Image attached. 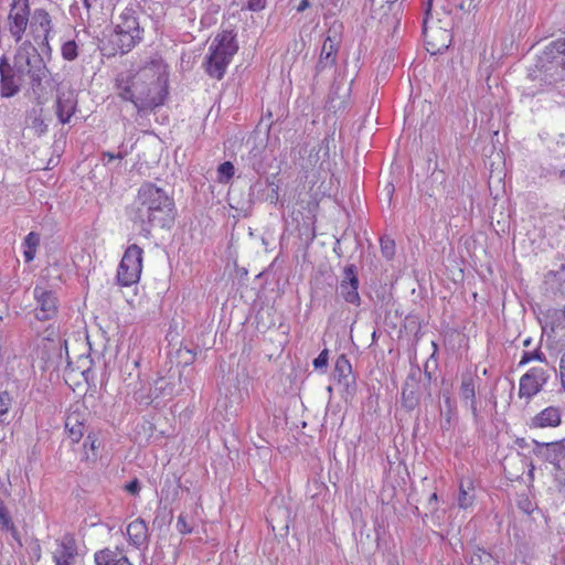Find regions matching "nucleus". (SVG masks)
I'll list each match as a JSON object with an SVG mask.
<instances>
[{
    "mask_svg": "<svg viewBox=\"0 0 565 565\" xmlns=\"http://www.w3.org/2000/svg\"><path fill=\"white\" fill-rule=\"evenodd\" d=\"M116 86L118 96L138 110L152 109L162 105L168 94L166 66L160 60H151L132 76L120 74Z\"/></svg>",
    "mask_w": 565,
    "mask_h": 565,
    "instance_id": "obj_1",
    "label": "nucleus"
},
{
    "mask_svg": "<svg viewBox=\"0 0 565 565\" xmlns=\"http://www.w3.org/2000/svg\"><path fill=\"white\" fill-rule=\"evenodd\" d=\"M132 221L139 224L146 235L152 227L170 228L175 218L174 201L153 183H143L135 201Z\"/></svg>",
    "mask_w": 565,
    "mask_h": 565,
    "instance_id": "obj_2",
    "label": "nucleus"
},
{
    "mask_svg": "<svg viewBox=\"0 0 565 565\" xmlns=\"http://www.w3.org/2000/svg\"><path fill=\"white\" fill-rule=\"evenodd\" d=\"M13 66L24 77L29 76L30 86L39 104L47 100L55 85L43 57L31 42H23L17 50Z\"/></svg>",
    "mask_w": 565,
    "mask_h": 565,
    "instance_id": "obj_3",
    "label": "nucleus"
},
{
    "mask_svg": "<svg viewBox=\"0 0 565 565\" xmlns=\"http://www.w3.org/2000/svg\"><path fill=\"white\" fill-rule=\"evenodd\" d=\"M565 72V39L551 42L537 56L533 67L529 70L532 81H541L551 85L561 79Z\"/></svg>",
    "mask_w": 565,
    "mask_h": 565,
    "instance_id": "obj_4",
    "label": "nucleus"
},
{
    "mask_svg": "<svg viewBox=\"0 0 565 565\" xmlns=\"http://www.w3.org/2000/svg\"><path fill=\"white\" fill-rule=\"evenodd\" d=\"M237 51L238 43L234 31H221L209 47V55L204 62L205 72L215 79H222Z\"/></svg>",
    "mask_w": 565,
    "mask_h": 565,
    "instance_id": "obj_5",
    "label": "nucleus"
},
{
    "mask_svg": "<svg viewBox=\"0 0 565 565\" xmlns=\"http://www.w3.org/2000/svg\"><path fill=\"white\" fill-rule=\"evenodd\" d=\"M143 250L136 244L128 246L117 269V281L120 286L129 287L137 284L142 270Z\"/></svg>",
    "mask_w": 565,
    "mask_h": 565,
    "instance_id": "obj_6",
    "label": "nucleus"
},
{
    "mask_svg": "<svg viewBox=\"0 0 565 565\" xmlns=\"http://www.w3.org/2000/svg\"><path fill=\"white\" fill-rule=\"evenodd\" d=\"M9 31L17 42H19L29 24L30 3L29 0H12L9 11Z\"/></svg>",
    "mask_w": 565,
    "mask_h": 565,
    "instance_id": "obj_7",
    "label": "nucleus"
},
{
    "mask_svg": "<svg viewBox=\"0 0 565 565\" xmlns=\"http://www.w3.org/2000/svg\"><path fill=\"white\" fill-rule=\"evenodd\" d=\"M33 297L36 302L34 312L38 320H50L56 315L58 301L53 290L36 284L33 289Z\"/></svg>",
    "mask_w": 565,
    "mask_h": 565,
    "instance_id": "obj_8",
    "label": "nucleus"
},
{
    "mask_svg": "<svg viewBox=\"0 0 565 565\" xmlns=\"http://www.w3.org/2000/svg\"><path fill=\"white\" fill-rule=\"evenodd\" d=\"M547 372L542 367H532L520 379L519 396L530 399L536 395L548 380Z\"/></svg>",
    "mask_w": 565,
    "mask_h": 565,
    "instance_id": "obj_9",
    "label": "nucleus"
},
{
    "mask_svg": "<svg viewBox=\"0 0 565 565\" xmlns=\"http://www.w3.org/2000/svg\"><path fill=\"white\" fill-rule=\"evenodd\" d=\"M0 95L10 98L19 93L24 76L7 58L0 61Z\"/></svg>",
    "mask_w": 565,
    "mask_h": 565,
    "instance_id": "obj_10",
    "label": "nucleus"
},
{
    "mask_svg": "<svg viewBox=\"0 0 565 565\" xmlns=\"http://www.w3.org/2000/svg\"><path fill=\"white\" fill-rule=\"evenodd\" d=\"M340 42L341 38L339 31L334 26L330 28L322 43L319 61L317 63V70L319 72L335 64Z\"/></svg>",
    "mask_w": 565,
    "mask_h": 565,
    "instance_id": "obj_11",
    "label": "nucleus"
},
{
    "mask_svg": "<svg viewBox=\"0 0 565 565\" xmlns=\"http://www.w3.org/2000/svg\"><path fill=\"white\" fill-rule=\"evenodd\" d=\"M536 454L554 467L553 475L559 481L558 472L562 470V463L565 461V444L563 440L537 444Z\"/></svg>",
    "mask_w": 565,
    "mask_h": 565,
    "instance_id": "obj_12",
    "label": "nucleus"
},
{
    "mask_svg": "<svg viewBox=\"0 0 565 565\" xmlns=\"http://www.w3.org/2000/svg\"><path fill=\"white\" fill-rule=\"evenodd\" d=\"M344 276L339 286L340 296L349 303L360 306L361 298L359 295V278L356 275V267L349 265L344 268Z\"/></svg>",
    "mask_w": 565,
    "mask_h": 565,
    "instance_id": "obj_13",
    "label": "nucleus"
},
{
    "mask_svg": "<svg viewBox=\"0 0 565 565\" xmlns=\"http://www.w3.org/2000/svg\"><path fill=\"white\" fill-rule=\"evenodd\" d=\"M77 556V544L75 539L66 534L55 541V550L52 557L55 565H74Z\"/></svg>",
    "mask_w": 565,
    "mask_h": 565,
    "instance_id": "obj_14",
    "label": "nucleus"
},
{
    "mask_svg": "<svg viewBox=\"0 0 565 565\" xmlns=\"http://www.w3.org/2000/svg\"><path fill=\"white\" fill-rule=\"evenodd\" d=\"M128 542L137 550H147L149 545L150 534L146 521L137 518L131 521L126 529Z\"/></svg>",
    "mask_w": 565,
    "mask_h": 565,
    "instance_id": "obj_15",
    "label": "nucleus"
},
{
    "mask_svg": "<svg viewBox=\"0 0 565 565\" xmlns=\"http://www.w3.org/2000/svg\"><path fill=\"white\" fill-rule=\"evenodd\" d=\"M77 108V95L74 90L58 92L55 102V113L62 124L70 122Z\"/></svg>",
    "mask_w": 565,
    "mask_h": 565,
    "instance_id": "obj_16",
    "label": "nucleus"
},
{
    "mask_svg": "<svg viewBox=\"0 0 565 565\" xmlns=\"http://www.w3.org/2000/svg\"><path fill=\"white\" fill-rule=\"evenodd\" d=\"M96 565H134L122 548L105 547L94 555Z\"/></svg>",
    "mask_w": 565,
    "mask_h": 565,
    "instance_id": "obj_17",
    "label": "nucleus"
},
{
    "mask_svg": "<svg viewBox=\"0 0 565 565\" xmlns=\"http://www.w3.org/2000/svg\"><path fill=\"white\" fill-rule=\"evenodd\" d=\"M561 422V409L556 406H548L532 418V426L539 428L557 427Z\"/></svg>",
    "mask_w": 565,
    "mask_h": 565,
    "instance_id": "obj_18",
    "label": "nucleus"
},
{
    "mask_svg": "<svg viewBox=\"0 0 565 565\" xmlns=\"http://www.w3.org/2000/svg\"><path fill=\"white\" fill-rule=\"evenodd\" d=\"M459 395L462 402L469 406L475 419L478 417L477 401H476V386L472 376L467 375L462 377Z\"/></svg>",
    "mask_w": 565,
    "mask_h": 565,
    "instance_id": "obj_19",
    "label": "nucleus"
},
{
    "mask_svg": "<svg viewBox=\"0 0 565 565\" xmlns=\"http://www.w3.org/2000/svg\"><path fill=\"white\" fill-rule=\"evenodd\" d=\"M116 30L121 31V33L130 32L131 34L138 32V34L141 35L142 30L140 29L139 21L134 9L126 8L120 13Z\"/></svg>",
    "mask_w": 565,
    "mask_h": 565,
    "instance_id": "obj_20",
    "label": "nucleus"
},
{
    "mask_svg": "<svg viewBox=\"0 0 565 565\" xmlns=\"http://www.w3.org/2000/svg\"><path fill=\"white\" fill-rule=\"evenodd\" d=\"M32 26L35 32H41L43 35L42 43L49 42V35L52 29V20L49 12L44 9H35L32 15Z\"/></svg>",
    "mask_w": 565,
    "mask_h": 565,
    "instance_id": "obj_21",
    "label": "nucleus"
},
{
    "mask_svg": "<svg viewBox=\"0 0 565 565\" xmlns=\"http://www.w3.org/2000/svg\"><path fill=\"white\" fill-rule=\"evenodd\" d=\"M333 376L339 383L345 386H349L354 382V377L352 376V366L345 355L342 354L337 359Z\"/></svg>",
    "mask_w": 565,
    "mask_h": 565,
    "instance_id": "obj_22",
    "label": "nucleus"
},
{
    "mask_svg": "<svg viewBox=\"0 0 565 565\" xmlns=\"http://www.w3.org/2000/svg\"><path fill=\"white\" fill-rule=\"evenodd\" d=\"M0 530L9 532L14 541L21 546V537L17 526L13 523L11 513L4 501L0 498Z\"/></svg>",
    "mask_w": 565,
    "mask_h": 565,
    "instance_id": "obj_23",
    "label": "nucleus"
},
{
    "mask_svg": "<svg viewBox=\"0 0 565 565\" xmlns=\"http://www.w3.org/2000/svg\"><path fill=\"white\" fill-rule=\"evenodd\" d=\"M141 41V35L137 33L131 34L130 32L121 33V31L116 30L115 34L111 39V42L118 47L120 53H127L136 46L138 42Z\"/></svg>",
    "mask_w": 565,
    "mask_h": 565,
    "instance_id": "obj_24",
    "label": "nucleus"
},
{
    "mask_svg": "<svg viewBox=\"0 0 565 565\" xmlns=\"http://www.w3.org/2000/svg\"><path fill=\"white\" fill-rule=\"evenodd\" d=\"M545 284L551 288H555L556 292L565 296V264H562L558 269L550 270L545 275Z\"/></svg>",
    "mask_w": 565,
    "mask_h": 565,
    "instance_id": "obj_25",
    "label": "nucleus"
},
{
    "mask_svg": "<svg viewBox=\"0 0 565 565\" xmlns=\"http://www.w3.org/2000/svg\"><path fill=\"white\" fill-rule=\"evenodd\" d=\"M65 428L68 431V436L74 443L79 441L84 435V424L79 422L78 414H71L67 416L65 422Z\"/></svg>",
    "mask_w": 565,
    "mask_h": 565,
    "instance_id": "obj_26",
    "label": "nucleus"
},
{
    "mask_svg": "<svg viewBox=\"0 0 565 565\" xmlns=\"http://www.w3.org/2000/svg\"><path fill=\"white\" fill-rule=\"evenodd\" d=\"M198 513V505L195 507L193 513L189 514V513H185V512H182L179 516H178V521H177V530L180 534H190L193 532L194 530V526L196 525V522L194 520V514Z\"/></svg>",
    "mask_w": 565,
    "mask_h": 565,
    "instance_id": "obj_27",
    "label": "nucleus"
},
{
    "mask_svg": "<svg viewBox=\"0 0 565 565\" xmlns=\"http://www.w3.org/2000/svg\"><path fill=\"white\" fill-rule=\"evenodd\" d=\"M39 244H40V235L38 233L30 232L25 236L24 242H23V246H24L23 255H24V260L26 263H30L34 259Z\"/></svg>",
    "mask_w": 565,
    "mask_h": 565,
    "instance_id": "obj_28",
    "label": "nucleus"
},
{
    "mask_svg": "<svg viewBox=\"0 0 565 565\" xmlns=\"http://www.w3.org/2000/svg\"><path fill=\"white\" fill-rule=\"evenodd\" d=\"M469 565H498V561L486 550L477 547L470 556Z\"/></svg>",
    "mask_w": 565,
    "mask_h": 565,
    "instance_id": "obj_29",
    "label": "nucleus"
},
{
    "mask_svg": "<svg viewBox=\"0 0 565 565\" xmlns=\"http://www.w3.org/2000/svg\"><path fill=\"white\" fill-rule=\"evenodd\" d=\"M470 486V482H468V489L465 488L462 482L459 486L458 505L460 509H468L473 503L475 495L469 491L472 490Z\"/></svg>",
    "mask_w": 565,
    "mask_h": 565,
    "instance_id": "obj_30",
    "label": "nucleus"
},
{
    "mask_svg": "<svg viewBox=\"0 0 565 565\" xmlns=\"http://www.w3.org/2000/svg\"><path fill=\"white\" fill-rule=\"evenodd\" d=\"M402 403L408 411L414 409L418 405V397L409 384H406L402 391Z\"/></svg>",
    "mask_w": 565,
    "mask_h": 565,
    "instance_id": "obj_31",
    "label": "nucleus"
},
{
    "mask_svg": "<svg viewBox=\"0 0 565 565\" xmlns=\"http://www.w3.org/2000/svg\"><path fill=\"white\" fill-rule=\"evenodd\" d=\"M100 447V441L95 436L88 435L84 443L86 460H95L97 458V450Z\"/></svg>",
    "mask_w": 565,
    "mask_h": 565,
    "instance_id": "obj_32",
    "label": "nucleus"
},
{
    "mask_svg": "<svg viewBox=\"0 0 565 565\" xmlns=\"http://www.w3.org/2000/svg\"><path fill=\"white\" fill-rule=\"evenodd\" d=\"M235 168L232 162L225 161L217 168V181L220 183H227L234 175Z\"/></svg>",
    "mask_w": 565,
    "mask_h": 565,
    "instance_id": "obj_33",
    "label": "nucleus"
},
{
    "mask_svg": "<svg viewBox=\"0 0 565 565\" xmlns=\"http://www.w3.org/2000/svg\"><path fill=\"white\" fill-rule=\"evenodd\" d=\"M12 404V397L7 391L0 392V423L8 418V413Z\"/></svg>",
    "mask_w": 565,
    "mask_h": 565,
    "instance_id": "obj_34",
    "label": "nucleus"
},
{
    "mask_svg": "<svg viewBox=\"0 0 565 565\" xmlns=\"http://www.w3.org/2000/svg\"><path fill=\"white\" fill-rule=\"evenodd\" d=\"M62 56L67 61H73L77 57V44L75 41H67L62 45Z\"/></svg>",
    "mask_w": 565,
    "mask_h": 565,
    "instance_id": "obj_35",
    "label": "nucleus"
},
{
    "mask_svg": "<svg viewBox=\"0 0 565 565\" xmlns=\"http://www.w3.org/2000/svg\"><path fill=\"white\" fill-rule=\"evenodd\" d=\"M89 365H90V360L87 355H79L78 356V361H77V366L76 367H72V362L68 361L67 362V367L74 372V371H78L81 372L82 374H85V372L89 371Z\"/></svg>",
    "mask_w": 565,
    "mask_h": 565,
    "instance_id": "obj_36",
    "label": "nucleus"
},
{
    "mask_svg": "<svg viewBox=\"0 0 565 565\" xmlns=\"http://www.w3.org/2000/svg\"><path fill=\"white\" fill-rule=\"evenodd\" d=\"M381 250L385 258L391 259L395 254V242L390 238H382Z\"/></svg>",
    "mask_w": 565,
    "mask_h": 565,
    "instance_id": "obj_37",
    "label": "nucleus"
},
{
    "mask_svg": "<svg viewBox=\"0 0 565 565\" xmlns=\"http://www.w3.org/2000/svg\"><path fill=\"white\" fill-rule=\"evenodd\" d=\"M31 128L34 130L35 135L42 136L43 134L46 132L47 125L44 122V120L40 116H36L32 120Z\"/></svg>",
    "mask_w": 565,
    "mask_h": 565,
    "instance_id": "obj_38",
    "label": "nucleus"
},
{
    "mask_svg": "<svg viewBox=\"0 0 565 565\" xmlns=\"http://www.w3.org/2000/svg\"><path fill=\"white\" fill-rule=\"evenodd\" d=\"M533 360H537V361H545L546 358L545 355L542 353V352H539V351H534V352H524L521 361H520V364H525V363H529Z\"/></svg>",
    "mask_w": 565,
    "mask_h": 565,
    "instance_id": "obj_39",
    "label": "nucleus"
},
{
    "mask_svg": "<svg viewBox=\"0 0 565 565\" xmlns=\"http://www.w3.org/2000/svg\"><path fill=\"white\" fill-rule=\"evenodd\" d=\"M329 352L328 350H323L319 353V355L313 360V366L316 370L326 369L328 365Z\"/></svg>",
    "mask_w": 565,
    "mask_h": 565,
    "instance_id": "obj_40",
    "label": "nucleus"
},
{
    "mask_svg": "<svg viewBox=\"0 0 565 565\" xmlns=\"http://www.w3.org/2000/svg\"><path fill=\"white\" fill-rule=\"evenodd\" d=\"M265 6L266 0H247L246 9L249 11H260Z\"/></svg>",
    "mask_w": 565,
    "mask_h": 565,
    "instance_id": "obj_41",
    "label": "nucleus"
},
{
    "mask_svg": "<svg viewBox=\"0 0 565 565\" xmlns=\"http://www.w3.org/2000/svg\"><path fill=\"white\" fill-rule=\"evenodd\" d=\"M141 487L138 479H134L125 486V490L132 495H137Z\"/></svg>",
    "mask_w": 565,
    "mask_h": 565,
    "instance_id": "obj_42",
    "label": "nucleus"
},
{
    "mask_svg": "<svg viewBox=\"0 0 565 565\" xmlns=\"http://www.w3.org/2000/svg\"><path fill=\"white\" fill-rule=\"evenodd\" d=\"M480 2L481 0H463L460 3V9L470 12L476 9Z\"/></svg>",
    "mask_w": 565,
    "mask_h": 565,
    "instance_id": "obj_43",
    "label": "nucleus"
},
{
    "mask_svg": "<svg viewBox=\"0 0 565 565\" xmlns=\"http://www.w3.org/2000/svg\"><path fill=\"white\" fill-rule=\"evenodd\" d=\"M559 379L563 390L565 391V352L559 360Z\"/></svg>",
    "mask_w": 565,
    "mask_h": 565,
    "instance_id": "obj_44",
    "label": "nucleus"
},
{
    "mask_svg": "<svg viewBox=\"0 0 565 565\" xmlns=\"http://www.w3.org/2000/svg\"><path fill=\"white\" fill-rule=\"evenodd\" d=\"M103 156L104 158H107V163H109L114 159H122L124 157L121 153L114 154L111 152H104Z\"/></svg>",
    "mask_w": 565,
    "mask_h": 565,
    "instance_id": "obj_45",
    "label": "nucleus"
},
{
    "mask_svg": "<svg viewBox=\"0 0 565 565\" xmlns=\"http://www.w3.org/2000/svg\"><path fill=\"white\" fill-rule=\"evenodd\" d=\"M334 94H335L334 89H332L331 93L329 94L328 105H329L330 109H335L338 107V105L334 104V98H333Z\"/></svg>",
    "mask_w": 565,
    "mask_h": 565,
    "instance_id": "obj_46",
    "label": "nucleus"
},
{
    "mask_svg": "<svg viewBox=\"0 0 565 565\" xmlns=\"http://www.w3.org/2000/svg\"><path fill=\"white\" fill-rule=\"evenodd\" d=\"M310 3L308 0H301L299 6L297 7L298 12L305 11L307 8H309Z\"/></svg>",
    "mask_w": 565,
    "mask_h": 565,
    "instance_id": "obj_47",
    "label": "nucleus"
},
{
    "mask_svg": "<svg viewBox=\"0 0 565 565\" xmlns=\"http://www.w3.org/2000/svg\"><path fill=\"white\" fill-rule=\"evenodd\" d=\"M555 174L561 182L565 183V169L556 171Z\"/></svg>",
    "mask_w": 565,
    "mask_h": 565,
    "instance_id": "obj_48",
    "label": "nucleus"
},
{
    "mask_svg": "<svg viewBox=\"0 0 565 565\" xmlns=\"http://www.w3.org/2000/svg\"><path fill=\"white\" fill-rule=\"evenodd\" d=\"M452 414H454V412L447 411L446 418H445L446 425H443V427H447L448 428L450 426Z\"/></svg>",
    "mask_w": 565,
    "mask_h": 565,
    "instance_id": "obj_49",
    "label": "nucleus"
},
{
    "mask_svg": "<svg viewBox=\"0 0 565 565\" xmlns=\"http://www.w3.org/2000/svg\"><path fill=\"white\" fill-rule=\"evenodd\" d=\"M445 404H446V406H447V408H448L447 411H449V412H454V405H452V402H451V398H450V397H446V399H445Z\"/></svg>",
    "mask_w": 565,
    "mask_h": 565,
    "instance_id": "obj_50",
    "label": "nucleus"
},
{
    "mask_svg": "<svg viewBox=\"0 0 565 565\" xmlns=\"http://www.w3.org/2000/svg\"><path fill=\"white\" fill-rule=\"evenodd\" d=\"M34 555H35L36 559H40V557H41V548H40V545H36V546H35Z\"/></svg>",
    "mask_w": 565,
    "mask_h": 565,
    "instance_id": "obj_51",
    "label": "nucleus"
},
{
    "mask_svg": "<svg viewBox=\"0 0 565 565\" xmlns=\"http://www.w3.org/2000/svg\"><path fill=\"white\" fill-rule=\"evenodd\" d=\"M437 501V494L436 493H433L430 497H429V504L431 502H436Z\"/></svg>",
    "mask_w": 565,
    "mask_h": 565,
    "instance_id": "obj_52",
    "label": "nucleus"
},
{
    "mask_svg": "<svg viewBox=\"0 0 565 565\" xmlns=\"http://www.w3.org/2000/svg\"><path fill=\"white\" fill-rule=\"evenodd\" d=\"M274 193H275V195H271V198H270L271 202H276V200L278 198L277 189L274 190Z\"/></svg>",
    "mask_w": 565,
    "mask_h": 565,
    "instance_id": "obj_53",
    "label": "nucleus"
},
{
    "mask_svg": "<svg viewBox=\"0 0 565 565\" xmlns=\"http://www.w3.org/2000/svg\"><path fill=\"white\" fill-rule=\"evenodd\" d=\"M559 491L564 494V498H565V480H564V483L562 484Z\"/></svg>",
    "mask_w": 565,
    "mask_h": 565,
    "instance_id": "obj_54",
    "label": "nucleus"
},
{
    "mask_svg": "<svg viewBox=\"0 0 565 565\" xmlns=\"http://www.w3.org/2000/svg\"><path fill=\"white\" fill-rule=\"evenodd\" d=\"M563 318L565 319V306L561 310Z\"/></svg>",
    "mask_w": 565,
    "mask_h": 565,
    "instance_id": "obj_55",
    "label": "nucleus"
},
{
    "mask_svg": "<svg viewBox=\"0 0 565 565\" xmlns=\"http://www.w3.org/2000/svg\"><path fill=\"white\" fill-rule=\"evenodd\" d=\"M158 520H159V515H157L153 520V525H156L158 523Z\"/></svg>",
    "mask_w": 565,
    "mask_h": 565,
    "instance_id": "obj_56",
    "label": "nucleus"
},
{
    "mask_svg": "<svg viewBox=\"0 0 565 565\" xmlns=\"http://www.w3.org/2000/svg\"><path fill=\"white\" fill-rule=\"evenodd\" d=\"M529 344H530V339H527V340H525V341H524V345H525V347H526V345H529Z\"/></svg>",
    "mask_w": 565,
    "mask_h": 565,
    "instance_id": "obj_57",
    "label": "nucleus"
},
{
    "mask_svg": "<svg viewBox=\"0 0 565 565\" xmlns=\"http://www.w3.org/2000/svg\"><path fill=\"white\" fill-rule=\"evenodd\" d=\"M527 94H529V95H534V94H535V92H534V90H530Z\"/></svg>",
    "mask_w": 565,
    "mask_h": 565,
    "instance_id": "obj_58",
    "label": "nucleus"
}]
</instances>
